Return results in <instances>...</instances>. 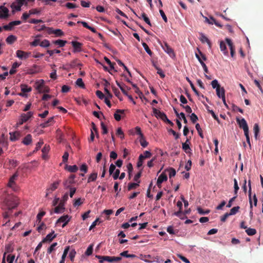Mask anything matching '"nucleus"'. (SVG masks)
<instances>
[{
    "label": "nucleus",
    "mask_w": 263,
    "mask_h": 263,
    "mask_svg": "<svg viewBox=\"0 0 263 263\" xmlns=\"http://www.w3.org/2000/svg\"><path fill=\"white\" fill-rule=\"evenodd\" d=\"M18 176L17 172H16L9 179V182L8 183V186L11 188L13 191H17L18 190V186L15 183V180Z\"/></svg>",
    "instance_id": "1"
},
{
    "label": "nucleus",
    "mask_w": 263,
    "mask_h": 263,
    "mask_svg": "<svg viewBox=\"0 0 263 263\" xmlns=\"http://www.w3.org/2000/svg\"><path fill=\"white\" fill-rule=\"evenodd\" d=\"M44 82L43 80H41L40 82H36V89L38 90L39 93L43 92H49L50 89L49 88L44 85Z\"/></svg>",
    "instance_id": "2"
},
{
    "label": "nucleus",
    "mask_w": 263,
    "mask_h": 263,
    "mask_svg": "<svg viewBox=\"0 0 263 263\" xmlns=\"http://www.w3.org/2000/svg\"><path fill=\"white\" fill-rule=\"evenodd\" d=\"M33 116V112L29 111L27 114H22L19 122L17 123L18 125H22L24 122L27 121Z\"/></svg>",
    "instance_id": "3"
},
{
    "label": "nucleus",
    "mask_w": 263,
    "mask_h": 263,
    "mask_svg": "<svg viewBox=\"0 0 263 263\" xmlns=\"http://www.w3.org/2000/svg\"><path fill=\"white\" fill-rule=\"evenodd\" d=\"M236 121L240 128H242L244 133L249 132V127L247 123L244 118L239 119V118L236 119Z\"/></svg>",
    "instance_id": "4"
},
{
    "label": "nucleus",
    "mask_w": 263,
    "mask_h": 263,
    "mask_svg": "<svg viewBox=\"0 0 263 263\" xmlns=\"http://www.w3.org/2000/svg\"><path fill=\"white\" fill-rule=\"evenodd\" d=\"M75 175H70L69 178L63 182L64 187L65 189H68L71 187V185L75 183Z\"/></svg>",
    "instance_id": "5"
},
{
    "label": "nucleus",
    "mask_w": 263,
    "mask_h": 263,
    "mask_svg": "<svg viewBox=\"0 0 263 263\" xmlns=\"http://www.w3.org/2000/svg\"><path fill=\"white\" fill-rule=\"evenodd\" d=\"M225 41L230 48L232 58H234L235 56V48L232 40L230 39L226 38Z\"/></svg>",
    "instance_id": "6"
},
{
    "label": "nucleus",
    "mask_w": 263,
    "mask_h": 263,
    "mask_svg": "<svg viewBox=\"0 0 263 263\" xmlns=\"http://www.w3.org/2000/svg\"><path fill=\"white\" fill-rule=\"evenodd\" d=\"M71 44L73 48V52H79L82 50L83 44L77 41H72Z\"/></svg>",
    "instance_id": "7"
},
{
    "label": "nucleus",
    "mask_w": 263,
    "mask_h": 263,
    "mask_svg": "<svg viewBox=\"0 0 263 263\" xmlns=\"http://www.w3.org/2000/svg\"><path fill=\"white\" fill-rule=\"evenodd\" d=\"M153 111L154 115L157 118H160L163 121H164V119H166L167 116L163 112H161L155 108H153Z\"/></svg>",
    "instance_id": "8"
},
{
    "label": "nucleus",
    "mask_w": 263,
    "mask_h": 263,
    "mask_svg": "<svg viewBox=\"0 0 263 263\" xmlns=\"http://www.w3.org/2000/svg\"><path fill=\"white\" fill-rule=\"evenodd\" d=\"M22 92L20 93L18 95L22 97H26L27 95L25 94L26 92H29L31 91L32 88L31 87H28L26 84H22L20 85Z\"/></svg>",
    "instance_id": "9"
},
{
    "label": "nucleus",
    "mask_w": 263,
    "mask_h": 263,
    "mask_svg": "<svg viewBox=\"0 0 263 263\" xmlns=\"http://www.w3.org/2000/svg\"><path fill=\"white\" fill-rule=\"evenodd\" d=\"M96 257L99 259V263H104V261L114 262L112 256L96 255Z\"/></svg>",
    "instance_id": "10"
},
{
    "label": "nucleus",
    "mask_w": 263,
    "mask_h": 263,
    "mask_svg": "<svg viewBox=\"0 0 263 263\" xmlns=\"http://www.w3.org/2000/svg\"><path fill=\"white\" fill-rule=\"evenodd\" d=\"M70 217H69L68 215H63L58 219L56 223L58 224L59 223L63 222V224H62V228H64L68 223V222L70 221Z\"/></svg>",
    "instance_id": "11"
},
{
    "label": "nucleus",
    "mask_w": 263,
    "mask_h": 263,
    "mask_svg": "<svg viewBox=\"0 0 263 263\" xmlns=\"http://www.w3.org/2000/svg\"><path fill=\"white\" fill-rule=\"evenodd\" d=\"M162 47L164 51L168 54L170 57L175 56L173 49L168 45L167 43H164L163 45H162Z\"/></svg>",
    "instance_id": "12"
},
{
    "label": "nucleus",
    "mask_w": 263,
    "mask_h": 263,
    "mask_svg": "<svg viewBox=\"0 0 263 263\" xmlns=\"http://www.w3.org/2000/svg\"><path fill=\"white\" fill-rule=\"evenodd\" d=\"M248 185L249 186L248 196H249V202H250V209H251L250 212V216L252 218V217H253V213L252 211L253 205H252V197H251V181L250 180H249V181H248Z\"/></svg>",
    "instance_id": "13"
},
{
    "label": "nucleus",
    "mask_w": 263,
    "mask_h": 263,
    "mask_svg": "<svg viewBox=\"0 0 263 263\" xmlns=\"http://www.w3.org/2000/svg\"><path fill=\"white\" fill-rule=\"evenodd\" d=\"M167 179V177L166 175L163 172L161 174V175L159 176L157 181V185L159 187H161V184L163 182L166 181Z\"/></svg>",
    "instance_id": "14"
},
{
    "label": "nucleus",
    "mask_w": 263,
    "mask_h": 263,
    "mask_svg": "<svg viewBox=\"0 0 263 263\" xmlns=\"http://www.w3.org/2000/svg\"><path fill=\"white\" fill-rule=\"evenodd\" d=\"M59 185V181H56L51 184L50 187L47 190L46 197H47L50 193L55 190L58 188Z\"/></svg>",
    "instance_id": "15"
},
{
    "label": "nucleus",
    "mask_w": 263,
    "mask_h": 263,
    "mask_svg": "<svg viewBox=\"0 0 263 263\" xmlns=\"http://www.w3.org/2000/svg\"><path fill=\"white\" fill-rule=\"evenodd\" d=\"M65 210L64 203L62 201H60L59 205L56 206L54 209L55 213L59 214L64 212Z\"/></svg>",
    "instance_id": "16"
},
{
    "label": "nucleus",
    "mask_w": 263,
    "mask_h": 263,
    "mask_svg": "<svg viewBox=\"0 0 263 263\" xmlns=\"http://www.w3.org/2000/svg\"><path fill=\"white\" fill-rule=\"evenodd\" d=\"M9 10L4 6L0 7V18H6L8 16Z\"/></svg>",
    "instance_id": "17"
},
{
    "label": "nucleus",
    "mask_w": 263,
    "mask_h": 263,
    "mask_svg": "<svg viewBox=\"0 0 263 263\" xmlns=\"http://www.w3.org/2000/svg\"><path fill=\"white\" fill-rule=\"evenodd\" d=\"M30 54V52H26L22 50H18L16 51V55L20 59H27L29 55Z\"/></svg>",
    "instance_id": "18"
},
{
    "label": "nucleus",
    "mask_w": 263,
    "mask_h": 263,
    "mask_svg": "<svg viewBox=\"0 0 263 263\" xmlns=\"http://www.w3.org/2000/svg\"><path fill=\"white\" fill-rule=\"evenodd\" d=\"M56 237H57V235L54 234V231H52L50 233L48 234L43 239V242H46L47 241L51 242Z\"/></svg>",
    "instance_id": "19"
},
{
    "label": "nucleus",
    "mask_w": 263,
    "mask_h": 263,
    "mask_svg": "<svg viewBox=\"0 0 263 263\" xmlns=\"http://www.w3.org/2000/svg\"><path fill=\"white\" fill-rule=\"evenodd\" d=\"M220 49L224 55H229V52L227 48L226 44L223 41L220 42Z\"/></svg>",
    "instance_id": "20"
},
{
    "label": "nucleus",
    "mask_w": 263,
    "mask_h": 263,
    "mask_svg": "<svg viewBox=\"0 0 263 263\" xmlns=\"http://www.w3.org/2000/svg\"><path fill=\"white\" fill-rule=\"evenodd\" d=\"M6 204L9 210L16 208L17 205V203L16 202L8 199L6 200Z\"/></svg>",
    "instance_id": "21"
},
{
    "label": "nucleus",
    "mask_w": 263,
    "mask_h": 263,
    "mask_svg": "<svg viewBox=\"0 0 263 263\" xmlns=\"http://www.w3.org/2000/svg\"><path fill=\"white\" fill-rule=\"evenodd\" d=\"M40 71H41L40 67L36 65H34L31 68H30L28 69L27 73L28 74H33L37 73L40 72Z\"/></svg>",
    "instance_id": "22"
},
{
    "label": "nucleus",
    "mask_w": 263,
    "mask_h": 263,
    "mask_svg": "<svg viewBox=\"0 0 263 263\" xmlns=\"http://www.w3.org/2000/svg\"><path fill=\"white\" fill-rule=\"evenodd\" d=\"M200 41L204 43H206L208 44V46L210 48L212 47V44L210 40L208 39V38L203 33H200Z\"/></svg>",
    "instance_id": "23"
},
{
    "label": "nucleus",
    "mask_w": 263,
    "mask_h": 263,
    "mask_svg": "<svg viewBox=\"0 0 263 263\" xmlns=\"http://www.w3.org/2000/svg\"><path fill=\"white\" fill-rule=\"evenodd\" d=\"M195 56H196V58L198 59V61L201 64V65L202 67H203V69L204 71L205 72V73H208L209 72V70H208V67L206 66L205 64L201 60V58L199 57V55L197 53H195Z\"/></svg>",
    "instance_id": "24"
},
{
    "label": "nucleus",
    "mask_w": 263,
    "mask_h": 263,
    "mask_svg": "<svg viewBox=\"0 0 263 263\" xmlns=\"http://www.w3.org/2000/svg\"><path fill=\"white\" fill-rule=\"evenodd\" d=\"M54 123V117H50L48 119V120L44 123H43L40 124V126L43 128H46L49 126L51 123Z\"/></svg>",
    "instance_id": "25"
},
{
    "label": "nucleus",
    "mask_w": 263,
    "mask_h": 263,
    "mask_svg": "<svg viewBox=\"0 0 263 263\" xmlns=\"http://www.w3.org/2000/svg\"><path fill=\"white\" fill-rule=\"evenodd\" d=\"M187 142H189V139H187L186 141L184 143H182V149L186 154L191 153V148Z\"/></svg>",
    "instance_id": "26"
},
{
    "label": "nucleus",
    "mask_w": 263,
    "mask_h": 263,
    "mask_svg": "<svg viewBox=\"0 0 263 263\" xmlns=\"http://www.w3.org/2000/svg\"><path fill=\"white\" fill-rule=\"evenodd\" d=\"M32 142V136L30 134H28L24 137L22 141V143L26 145H28Z\"/></svg>",
    "instance_id": "27"
},
{
    "label": "nucleus",
    "mask_w": 263,
    "mask_h": 263,
    "mask_svg": "<svg viewBox=\"0 0 263 263\" xmlns=\"http://www.w3.org/2000/svg\"><path fill=\"white\" fill-rule=\"evenodd\" d=\"M10 139L12 141H15L18 140L20 137V133L18 132H15L13 133H10Z\"/></svg>",
    "instance_id": "28"
},
{
    "label": "nucleus",
    "mask_w": 263,
    "mask_h": 263,
    "mask_svg": "<svg viewBox=\"0 0 263 263\" xmlns=\"http://www.w3.org/2000/svg\"><path fill=\"white\" fill-rule=\"evenodd\" d=\"M124 112V110L117 109L116 113L114 114V118L116 121H119L121 119V115L119 114H123Z\"/></svg>",
    "instance_id": "29"
},
{
    "label": "nucleus",
    "mask_w": 263,
    "mask_h": 263,
    "mask_svg": "<svg viewBox=\"0 0 263 263\" xmlns=\"http://www.w3.org/2000/svg\"><path fill=\"white\" fill-rule=\"evenodd\" d=\"M16 39L17 38L15 36L13 35H10L7 37L6 41L8 44H12L15 41H16Z\"/></svg>",
    "instance_id": "30"
},
{
    "label": "nucleus",
    "mask_w": 263,
    "mask_h": 263,
    "mask_svg": "<svg viewBox=\"0 0 263 263\" xmlns=\"http://www.w3.org/2000/svg\"><path fill=\"white\" fill-rule=\"evenodd\" d=\"M216 95L219 98H221V96H225V90L223 87L217 88Z\"/></svg>",
    "instance_id": "31"
},
{
    "label": "nucleus",
    "mask_w": 263,
    "mask_h": 263,
    "mask_svg": "<svg viewBox=\"0 0 263 263\" xmlns=\"http://www.w3.org/2000/svg\"><path fill=\"white\" fill-rule=\"evenodd\" d=\"M67 43L66 41L62 40H58L53 42V43L55 45H59L60 47H64L66 43Z\"/></svg>",
    "instance_id": "32"
},
{
    "label": "nucleus",
    "mask_w": 263,
    "mask_h": 263,
    "mask_svg": "<svg viewBox=\"0 0 263 263\" xmlns=\"http://www.w3.org/2000/svg\"><path fill=\"white\" fill-rule=\"evenodd\" d=\"M67 170L71 173H75L78 170V167L76 165H67Z\"/></svg>",
    "instance_id": "33"
},
{
    "label": "nucleus",
    "mask_w": 263,
    "mask_h": 263,
    "mask_svg": "<svg viewBox=\"0 0 263 263\" xmlns=\"http://www.w3.org/2000/svg\"><path fill=\"white\" fill-rule=\"evenodd\" d=\"M98 176V173L97 172L93 173L91 174L88 177L87 182L89 183L91 181H94L96 180Z\"/></svg>",
    "instance_id": "34"
},
{
    "label": "nucleus",
    "mask_w": 263,
    "mask_h": 263,
    "mask_svg": "<svg viewBox=\"0 0 263 263\" xmlns=\"http://www.w3.org/2000/svg\"><path fill=\"white\" fill-rule=\"evenodd\" d=\"M128 251H124L120 254L121 256L125 257L127 258H135L136 257L135 254H129L128 253Z\"/></svg>",
    "instance_id": "35"
},
{
    "label": "nucleus",
    "mask_w": 263,
    "mask_h": 263,
    "mask_svg": "<svg viewBox=\"0 0 263 263\" xmlns=\"http://www.w3.org/2000/svg\"><path fill=\"white\" fill-rule=\"evenodd\" d=\"M186 81L189 83L192 90L194 91V92L196 93V95L199 96V92L198 91V90L196 89L195 87L194 86L193 83L192 82V81L190 80V79L188 77H186Z\"/></svg>",
    "instance_id": "36"
},
{
    "label": "nucleus",
    "mask_w": 263,
    "mask_h": 263,
    "mask_svg": "<svg viewBox=\"0 0 263 263\" xmlns=\"http://www.w3.org/2000/svg\"><path fill=\"white\" fill-rule=\"evenodd\" d=\"M253 130L254 132V137L256 139H257V136L259 132V127L258 124L255 123L254 125Z\"/></svg>",
    "instance_id": "37"
},
{
    "label": "nucleus",
    "mask_w": 263,
    "mask_h": 263,
    "mask_svg": "<svg viewBox=\"0 0 263 263\" xmlns=\"http://www.w3.org/2000/svg\"><path fill=\"white\" fill-rule=\"evenodd\" d=\"M246 232L249 236H253L256 233V230L253 228H247Z\"/></svg>",
    "instance_id": "38"
},
{
    "label": "nucleus",
    "mask_w": 263,
    "mask_h": 263,
    "mask_svg": "<svg viewBox=\"0 0 263 263\" xmlns=\"http://www.w3.org/2000/svg\"><path fill=\"white\" fill-rule=\"evenodd\" d=\"M127 168L128 173V177H129V179H130L131 178L132 174V172L133 170V165L131 163H129L127 165Z\"/></svg>",
    "instance_id": "39"
},
{
    "label": "nucleus",
    "mask_w": 263,
    "mask_h": 263,
    "mask_svg": "<svg viewBox=\"0 0 263 263\" xmlns=\"http://www.w3.org/2000/svg\"><path fill=\"white\" fill-rule=\"evenodd\" d=\"M142 46L143 47V48H144L145 50L146 51V52L150 55V56H152V54H153V52L151 50V49H149V48L148 47V45H147L146 43L143 42L142 43Z\"/></svg>",
    "instance_id": "40"
},
{
    "label": "nucleus",
    "mask_w": 263,
    "mask_h": 263,
    "mask_svg": "<svg viewBox=\"0 0 263 263\" xmlns=\"http://www.w3.org/2000/svg\"><path fill=\"white\" fill-rule=\"evenodd\" d=\"M239 209L240 207L239 206L233 207L231 209L230 212L229 213V215H233L236 214L238 212Z\"/></svg>",
    "instance_id": "41"
},
{
    "label": "nucleus",
    "mask_w": 263,
    "mask_h": 263,
    "mask_svg": "<svg viewBox=\"0 0 263 263\" xmlns=\"http://www.w3.org/2000/svg\"><path fill=\"white\" fill-rule=\"evenodd\" d=\"M40 46L42 47H48L50 46V42L47 40H44L40 43Z\"/></svg>",
    "instance_id": "42"
},
{
    "label": "nucleus",
    "mask_w": 263,
    "mask_h": 263,
    "mask_svg": "<svg viewBox=\"0 0 263 263\" xmlns=\"http://www.w3.org/2000/svg\"><path fill=\"white\" fill-rule=\"evenodd\" d=\"M195 127H196V130H197V132L198 133V134H199V136L201 138H203L204 136H203V133H202V129H201V128L200 127V126L199 124L197 123L196 124Z\"/></svg>",
    "instance_id": "43"
},
{
    "label": "nucleus",
    "mask_w": 263,
    "mask_h": 263,
    "mask_svg": "<svg viewBox=\"0 0 263 263\" xmlns=\"http://www.w3.org/2000/svg\"><path fill=\"white\" fill-rule=\"evenodd\" d=\"M76 84L81 88H84L85 87L84 83L81 78L78 79L76 82Z\"/></svg>",
    "instance_id": "44"
},
{
    "label": "nucleus",
    "mask_w": 263,
    "mask_h": 263,
    "mask_svg": "<svg viewBox=\"0 0 263 263\" xmlns=\"http://www.w3.org/2000/svg\"><path fill=\"white\" fill-rule=\"evenodd\" d=\"M142 17L146 24H147L149 26H152L150 20L145 13H143L142 14Z\"/></svg>",
    "instance_id": "45"
},
{
    "label": "nucleus",
    "mask_w": 263,
    "mask_h": 263,
    "mask_svg": "<svg viewBox=\"0 0 263 263\" xmlns=\"http://www.w3.org/2000/svg\"><path fill=\"white\" fill-rule=\"evenodd\" d=\"M93 251V245H90L87 249L85 254L87 256H89L92 254Z\"/></svg>",
    "instance_id": "46"
},
{
    "label": "nucleus",
    "mask_w": 263,
    "mask_h": 263,
    "mask_svg": "<svg viewBox=\"0 0 263 263\" xmlns=\"http://www.w3.org/2000/svg\"><path fill=\"white\" fill-rule=\"evenodd\" d=\"M139 185V183H130L128 185V190L130 191L131 190L134 189L136 188L137 186Z\"/></svg>",
    "instance_id": "47"
},
{
    "label": "nucleus",
    "mask_w": 263,
    "mask_h": 263,
    "mask_svg": "<svg viewBox=\"0 0 263 263\" xmlns=\"http://www.w3.org/2000/svg\"><path fill=\"white\" fill-rule=\"evenodd\" d=\"M144 159L145 158H144V157H143V155L141 154L139 156V159H138V161L137 162V167H140L142 165L143 161Z\"/></svg>",
    "instance_id": "48"
},
{
    "label": "nucleus",
    "mask_w": 263,
    "mask_h": 263,
    "mask_svg": "<svg viewBox=\"0 0 263 263\" xmlns=\"http://www.w3.org/2000/svg\"><path fill=\"white\" fill-rule=\"evenodd\" d=\"M167 171L169 172V177L170 178L171 177H174V176H175V175L176 174V170L174 168L170 167V168H168L167 170Z\"/></svg>",
    "instance_id": "49"
},
{
    "label": "nucleus",
    "mask_w": 263,
    "mask_h": 263,
    "mask_svg": "<svg viewBox=\"0 0 263 263\" xmlns=\"http://www.w3.org/2000/svg\"><path fill=\"white\" fill-rule=\"evenodd\" d=\"M198 212L201 215L208 214L210 213V211L209 210H207L206 211H204L201 208L198 207L197 208Z\"/></svg>",
    "instance_id": "50"
},
{
    "label": "nucleus",
    "mask_w": 263,
    "mask_h": 263,
    "mask_svg": "<svg viewBox=\"0 0 263 263\" xmlns=\"http://www.w3.org/2000/svg\"><path fill=\"white\" fill-rule=\"evenodd\" d=\"M140 143L141 145L143 147H146L148 144V143L144 138V136L142 138H140Z\"/></svg>",
    "instance_id": "51"
},
{
    "label": "nucleus",
    "mask_w": 263,
    "mask_h": 263,
    "mask_svg": "<svg viewBox=\"0 0 263 263\" xmlns=\"http://www.w3.org/2000/svg\"><path fill=\"white\" fill-rule=\"evenodd\" d=\"M211 85L213 88H216V90H217V88L221 87L217 80L212 81L211 82Z\"/></svg>",
    "instance_id": "52"
},
{
    "label": "nucleus",
    "mask_w": 263,
    "mask_h": 263,
    "mask_svg": "<svg viewBox=\"0 0 263 263\" xmlns=\"http://www.w3.org/2000/svg\"><path fill=\"white\" fill-rule=\"evenodd\" d=\"M149 258H151V256L150 255H141L140 256V259L147 262H149L148 259Z\"/></svg>",
    "instance_id": "53"
},
{
    "label": "nucleus",
    "mask_w": 263,
    "mask_h": 263,
    "mask_svg": "<svg viewBox=\"0 0 263 263\" xmlns=\"http://www.w3.org/2000/svg\"><path fill=\"white\" fill-rule=\"evenodd\" d=\"M155 67L156 69L157 70V73L159 74L160 77L161 78H164L165 77V74L163 72L162 70L160 68L156 66H155Z\"/></svg>",
    "instance_id": "54"
},
{
    "label": "nucleus",
    "mask_w": 263,
    "mask_h": 263,
    "mask_svg": "<svg viewBox=\"0 0 263 263\" xmlns=\"http://www.w3.org/2000/svg\"><path fill=\"white\" fill-rule=\"evenodd\" d=\"M57 242L53 243L47 250V253L48 254L51 253V252L54 250V248L57 246Z\"/></svg>",
    "instance_id": "55"
},
{
    "label": "nucleus",
    "mask_w": 263,
    "mask_h": 263,
    "mask_svg": "<svg viewBox=\"0 0 263 263\" xmlns=\"http://www.w3.org/2000/svg\"><path fill=\"white\" fill-rule=\"evenodd\" d=\"M116 134L118 136H120V138L122 139H123L124 137V133H123V131L122 130L121 128H120V127H119L117 129Z\"/></svg>",
    "instance_id": "56"
},
{
    "label": "nucleus",
    "mask_w": 263,
    "mask_h": 263,
    "mask_svg": "<svg viewBox=\"0 0 263 263\" xmlns=\"http://www.w3.org/2000/svg\"><path fill=\"white\" fill-rule=\"evenodd\" d=\"M232 109L234 111H238L239 112H240L241 114L243 113V110L242 109H241L240 108L238 107L237 105H236L235 104H232Z\"/></svg>",
    "instance_id": "57"
},
{
    "label": "nucleus",
    "mask_w": 263,
    "mask_h": 263,
    "mask_svg": "<svg viewBox=\"0 0 263 263\" xmlns=\"http://www.w3.org/2000/svg\"><path fill=\"white\" fill-rule=\"evenodd\" d=\"M6 252L7 253H11L13 251V247L11 244H9L5 247Z\"/></svg>",
    "instance_id": "58"
},
{
    "label": "nucleus",
    "mask_w": 263,
    "mask_h": 263,
    "mask_svg": "<svg viewBox=\"0 0 263 263\" xmlns=\"http://www.w3.org/2000/svg\"><path fill=\"white\" fill-rule=\"evenodd\" d=\"M190 118L193 123H195L198 120V117L194 113H192L190 116Z\"/></svg>",
    "instance_id": "59"
},
{
    "label": "nucleus",
    "mask_w": 263,
    "mask_h": 263,
    "mask_svg": "<svg viewBox=\"0 0 263 263\" xmlns=\"http://www.w3.org/2000/svg\"><path fill=\"white\" fill-rule=\"evenodd\" d=\"M141 171H140L138 172L134 177V180L135 181L137 182L138 183H140V180H139V178L141 176Z\"/></svg>",
    "instance_id": "60"
},
{
    "label": "nucleus",
    "mask_w": 263,
    "mask_h": 263,
    "mask_svg": "<svg viewBox=\"0 0 263 263\" xmlns=\"http://www.w3.org/2000/svg\"><path fill=\"white\" fill-rule=\"evenodd\" d=\"M45 212L41 211L37 215V220H38L39 222H41L42 218L45 215Z\"/></svg>",
    "instance_id": "61"
},
{
    "label": "nucleus",
    "mask_w": 263,
    "mask_h": 263,
    "mask_svg": "<svg viewBox=\"0 0 263 263\" xmlns=\"http://www.w3.org/2000/svg\"><path fill=\"white\" fill-rule=\"evenodd\" d=\"M53 34L57 36H61L64 35V32L61 29H55Z\"/></svg>",
    "instance_id": "62"
},
{
    "label": "nucleus",
    "mask_w": 263,
    "mask_h": 263,
    "mask_svg": "<svg viewBox=\"0 0 263 263\" xmlns=\"http://www.w3.org/2000/svg\"><path fill=\"white\" fill-rule=\"evenodd\" d=\"M15 258L14 255H8L7 257V260L8 263H13L14 259Z\"/></svg>",
    "instance_id": "63"
},
{
    "label": "nucleus",
    "mask_w": 263,
    "mask_h": 263,
    "mask_svg": "<svg viewBox=\"0 0 263 263\" xmlns=\"http://www.w3.org/2000/svg\"><path fill=\"white\" fill-rule=\"evenodd\" d=\"M177 256L184 262L190 263V260L184 256H182L181 254H177Z\"/></svg>",
    "instance_id": "64"
}]
</instances>
